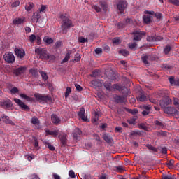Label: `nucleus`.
<instances>
[{
	"instance_id": "nucleus-35",
	"label": "nucleus",
	"mask_w": 179,
	"mask_h": 179,
	"mask_svg": "<svg viewBox=\"0 0 179 179\" xmlns=\"http://www.w3.org/2000/svg\"><path fill=\"white\" fill-rule=\"evenodd\" d=\"M29 73L33 76L34 78H38V73L36 69H29Z\"/></svg>"
},
{
	"instance_id": "nucleus-37",
	"label": "nucleus",
	"mask_w": 179,
	"mask_h": 179,
	"mask_svg": "<svg viewBox=\"0 0 179 179\" xmlns=\"http://www.w3.org/2000/svg\"><path fill=\"white\" fill-rule=\"evenodd\" d=\"M20 97L22 99H25L27 101H33V98L28 96L27 95H25L24 94H20Z\"/></svg>"
},
{
	"instance_id": "nucleus-55",
	"label": "nucleus",
	"mask_w": 179,
	"mask_h": 179,
	"mask_svg": "<svg viewBox=\"0 0 179 179\" xmlns=\"http://www.w3.org/2000/svg\"><path fill=\"white\" fill-rule=\"evenodd\" d=\"M33 140L34 141V148H38V139L35 136H33Z\"/></svg>"
},
{
	"instance_id": "nucleus-43",
	"label": "nucleus",
	"mask_w": 179,
	"mask_h": 179,
	"mask_svg": "<svg viewBox=\"0 0 179 179\" xmlns=\"http://www.w3.org/2000/svg\"><path fill=\"white\" fill-rule=\"evenodd\" d=\"M169 3H171L172 5L179 6V0H168Z\"/></svg>"
},
{
	"instance_id": "nucleus-20",
	"label": "nucleus",
	"mask_w": 179,
	"mask_h": 179,
	"mask_svg": "<svg viewBox=\"0 0 179 179\" xmlns=\"http://www.w3.org/2000/svg\"><path fill=\"white\" fill-rule=\"evenodd\" d=\"M90 84L94 87H101L102 85V83L100 80L95 79L90 82Z\"/></svg>"
},
{
	"instance_id": "nucleus-54",
	"label": "nucleus",
	"mask_w": 179,
	"mask_h": 179,
	"mask_svg": "<svg viewBox=\"0 0 179 179\" xmlns=\"http://www.w3.org/2000/svg\"><path fill=\"white\" fill-rule=\"evenodd\" d=\"M46 10V6L44 5H41V8H39V10L36 11V12H39V14H41V13H44Z\"/></svg>"
},
{
	"instance_id": "nucleus-16",
	"label": "nucleus",
	"mask_w": 179,
	"mask_h": 179,
	"mask_svg": "<svg viewBox=\"0 0 179 179\" xmlns=\"http://www.w3.org/2000/svg\"><path fill=\"white\" fill-rule=\"evenodd\" d=\"M113 98L116 103H122L124 102V100H125L124 96H121L117 94H115Z\"/></svg>"
},
{
	"instance_id": "nucleus-25",
	"label": "nucleus",
	"mask_w": 179,
	"mask_h": 179,
	"mask_svg": "<svg viewBox=\"0 0 179 179\" xmlns=\"http://www.w3.org/2000/svg\"><path fill=\"white\" fill-rule=\"evenodd\" d=\"M46 132V135H51L54 137H57L59 135L58 130L55 131H50V130H46L45 131Z\"/></svg>"
},
{
	"instance_id": "nucleus-26",
	"label": "nucleus",
	"mask_w": 179,
	"mask_h": 179,
	"mask_svg": "<svg viewBox=\"0 0 179 179\" xmlns=\"http://www.w3.org/2000/svg\"><path fill=\"white\" fill-rule=\"evenodd\" d=\"M150 58H152L151 55L142 56L143 63L145 64H149V61L150 60Z\"/></svg>"
},
{
	"instance_id": "nucleus-3",
	"label": "nucleus",
	"mask_w": 179,
	"mask_h": 179,
	"mask_svg": "<svg viewBox=\"0 0 179 179\" xmlns=\"http://www.w3.org/2000/svg\"><path fill=\"white\" fill-rule=\"evenodd\" d=\"M129 3L125 0H119L117 2V9L119 10L120 14H124V11L127 10Z\"/></svg>"
},
{
	"instance_id": "nucleus-5",
	"label": "nucleus",
	"mask_w": 179,
	"mask_h": 179,
	"mask_svg": "<svg viewBox=\"0 0 179 179\" xmlns=\"http://www.w3.org/2000/svg\"><path fill=\"white\" fill-rule=\"evenodd\" d=\"M14 102L16 103L17 105L19 106V108H20L21 110H24V111H29L30 108L27 105L24 103V102H22L20 99H14Z\"/></svg>"
},
{
	"instance_id": "nucleus-40",
	"label": "nucleus",
	"mask_w": 179,
	"mask_h": 179,
	"mask_svg": "<svg viewBox=\"0 0 179 179\" xmlns=\"http://www.w3.org/2000/svg\"><path fill=\"white\" fill-rule=\"evenodd\" d=\"M171 50V48L170 45H166L165 48H164V54L167 55L168 54H169Z\"/></svg>"
},
{
	"instance_id": "nucleus-47",
	"label": "nucleus",
	"mask_w": 179,
	"mask_h": 179,
	"mask_svg": "<svg viewBox=\"0 0 179 179\" xmlns=\"http://www.w3.org/2000/svg\"><path fill=\"white\" fill-rule=\"evenodd\" d=\"M126 111H127L128 113H129L132 115H136L138 113V110L137 109H134V110L126 109Z\"/></svg>"
},
{
	"instance_id": "nucleus-1",
	"label": "nucleus",
	"mask_w": 179,
	"mask_h": 179,
	"mask_svg": "<svg viewBox=\"0 0 179 179\" xmlns=\"http://www.w3.org/2000/svg\"><path fill=\"white\" fill-rule=\"evenodd\" d=\"M59 19L62 20L61 28L62 33L66 34L69 29H71L72 27H74L71 20L66 17V14H61L59 15Z\"/></svg>"
},
{
	"instance_id": "nucleus-57",
	"label": "nucleus",
	"mask_w": 179,
	"mask_h": 179,
	"mask_svg": "<svg viewBox=\"0 0 179 179\" xmlns=\"http://www.w3.org/2000/svg\"><path fill=\"white\" fill-rule=\"evenodd\" d=\"M61 45H62V42L60 41H59L56 42V43H55L54 47H55V48L58 49L59 48L61 47Z\"/></svg>"
},
{
	"instance_id": "nucleus-44",
	"label": "nucleus",
	"mask_w": 179,
	"mask_h": 179,
	"mask_svg": "<svg viewBox=\"0 0 179 179\" xmlns=\"http://www.w3.org/2000/svg\"><path fill=\"white\" fill-rule=\"evenodd\" d=\"M162 178L161 179H175L174 176H171V174L166 176V175H162L161 176Z\"/></svg>"
},
{
	"instance_id": "nucleus-6",
	"label": "nucleus",
	"mask_w": 179,
	"mask_h": 179,
	"mask_svg": "<svg viewBox=\"0 0 179 179\" xmlns=\"http://www.w3.org/2000/svg\"><path fill=\"white\" fill-rule=\"evenodd\" d=\"M145 15H143V22L145 24H150L152 22V15L155 14L153 11H145Z\"/></svg>"
},
{
	"instance_id": "nucleus-12",
	"label": "nucleus",
	"mask_w": 179,
	"mask_h": 179,
	"mask_svg": "<svg viewBox=\"0 0 179 179\" xmlns=\"http://www.w3.org/2000/svg\"><path fill=\"white\" fill-rule=\"evenodd\" d=\"M14 52L18 58L23 59L25 56V51L22 48H16L15 50H14Z\"/></svg>"
},
{
	"instance_id": "nucleus-23",
	"label": "nucleus",
	"mask_w": 179,
	"mask_h": 179,
	"mask_svg": "<svg viewBox=\"0 0 179 179\" xmlns=\"http://www.w3.org/2000/svg\"><path fill=\"white\" fill-rule=\"evenodd\" d=\"M169 81L171 85L179 86V79H175L173 77L169 78Z\"/></svg>"
},
{
	"instance_id": "nucleus-38",
	"label": "nucleus",
	"mask_w": 179,
	"mask_h": 179,
	"mask_svg": "<svg viewBox=\"0 0 179 179\" xmlns=\"http://www.w3.org/2000/svg\"><path fill=\"white\" fill-rule=\"evenodd\" d=\"M128 47L129 49L132 50L133 51L136 50L137 49V43H129Z\"/></svg>"
},
{
	"instance_id": "nucleus-49",
	"label": "nucleus",
	"mask_w": 179,
	"mask_h": 179,
	"mask_svg": "<svg viewBox=\"0 0 179 179\" xmlns=\"http://www.w3.org/2000/svg\"><path fill=\"white\" fill-rule=\"evenodd\" d=\"M20 2L19 1H14L12 4H11V8H15L17 6H20Z\"/></svg>"
},
{
	"instance_id": "nucleus-31",
	"label": "nucleus",
	"mask_w": 179,
	"mask_h": 179,
	"mask_svg": "<svg viewBox=\"0 0 179 179\" xmlns=\"http://www.w3.org/2000/svg\"><path fill=\"white\" fill-rule=\"evenodd\" d=\"M162 40H163L162 36H151V38H150V41H152V42H157V41H161Z\"/></svg>"
},
{
	"instance_id": "nucleus-24",
	"label": "nucleus",
	"mask_w": 179,
	"mask_h": 179,
	"mask_svg": "<svg viewBox=\"0 0 179 179\" xmlns=\"http://www.w3.org/2000/svg\"><path fill=\"white\" fill-rule=\"evenodd\" d=\"M104 87L106 88L107 91L112 92L113 85L110 81H105Z\"/></svg>"
},
{
	"instance_id": "nucleus-30",
	"label": "nucleus",
	"mask_w": 179,
	"mask_h": 179,
	"mask_svg": "<svg viewBox=\"0 0 179 179\" xmlns=\"http://www.w3.org/2000/svg\"><path fill=\"white\" fill-rule=\"evenodd\" d=\"M43 41L45 43H47V45H51L53 43L54 40L48 36H45L43 38Z\"/></svg>"
},
{
	"instance_id": "nucleus-13",
	"label": "nucleus",
	"mask_w": 179,
	"mask_h": 179,
	"mask_svg": "<svg viewBox=\"0 0 179 179\" xmlns=\"http://www.w3.org/2000/svg\"><path fill=\"white\" fill-rule=\"evenodd\" d=\"M133 34L134 35V41H140L142 39V36H145L146 33L143 31H140L133 32Z\"/></svg>"
},
{
	"instance_id": "nucleus-28",
	"label": "nucleus",
	"mask_w": 179,
	"mask_h": 179,
	"mask_svg": "<svg viewBox=\"0 0 179 179\" xmlns=\"http://www.w3.org/2000/svg\"><path fill=\"white\" fill-rule=\"evenodd\" d=\"M59 141H61V143L63 146L66 145L67 139L66 135L59 136Z\"/></svg>"
},
{
	"instance_id": "nucleus-27",
	"label": "nucleus",
	"mask_w": 179,
	"mask_h": 179,
	"mask_svg": "<svg viewBox=\"0 0 179 179\" xmlns=\"http://www.w3.org/2000/svg\"><path fill=\"white\" fill-rule=\"evenodd\" d=\"M39 73H41L42 80H43L44 82L48 81V73H46L45 71H39Z\"/></svg>"
},
{
	"instance_id": "nucleus-7",
	"label": "nucleus",
	"mask_w": 179,
	"mask_h": 179,
	"mask_svg": "<svg viewBox=\"0 0 179 179\" xmlns=\"http://www.w3.org/2000/svg\"><path fill=\"white\" fill-rule=\"evenodd\" d=\"M3 59L8 64H13L15 61V55L12 52H6L3 55Z\"/></svg>"
},
{
	"instance_id": "nucleus-63",
	"label": "nucleus",
	"mask_w": 179,
	"mask_h": 179,
	"mask_svg": "<svg viewBox=\"0 0 179 179\" xmlns=\"http://www.w3.org/2000/svg\"><path fill=\"white\" fill-rule=\"evenodd\" d=\"M125 25H127V24L125 23L120 22L119 24H117V28L119 29L124 28Z\"/></svg>"
},
{
	"instance_id": "nucleus-14",
	"label": "nucleus",
	"mask_w": 179,
	"mask_h": 179,
	"mask_svg": "<svg viewBox=\"0 0 179 179\" xmlns=\"http://www.w3.org/2000/svg\"><path fill=\"white\" fill-rule=\"evenodd\" d=\"M72 135L75 140H80L82 135V131L80 129L76 128L73 130V133H72Z\"/></svg>"
},
{
	"instance_id": "nucleus-64",
	"label": "nucleus",
	"mask_w": 179,
	"mask_h": 179,
	"mask_svg": "<svg viewBox=\"0 0 179 179\" xmlns=\"http://www.w3.org/2000/svg\"><path fill=\"white\" fill-rule=\"evenodd\" d=\"M113 43L118 45L120 43V38H114Z\"/></svg>"
},
{
	"instance_id": "nucleus-33",
	"label": "nucleus",
	"mask_w": 179,
	"mask_h": 179,
	"mask_svg": "<svg viewBox=\"0 0 179 179\" xmlns=\"http://www.w3.org/2000/svg\"><path fill=\"white\" fill-rule=\"evenodd\" d=\"M99 76H101V71H99V70L97 69L92 71V75H90V76H92V78H97Z\"/></svg>"
},
{
	"instance_id": "nucleus-48",
	"label": "nucleus",
	"mask_w": 179,
	"mask_h": 179,
	"mask_svg": "<svg viewBox=\"0 0 179 179\" xmlns=\"http://www.w3.org/2000/svg\"><path fill=\"white\" fill-rule=\"evenodd\" d=\"M120 53H121L122 55V56H124V57H127V56L129 55V51H127L126 50H120Z\"/></svg>"
},
{
	"instance_id": "nucleus-29",
	"label": "nucleus",
	"mask_w": 179,
	"mask_h": 179,
	"mask_svg": "<svg viewBox=\"0 0 179 179\" xmlns=\"http://www.w3.org/2000/svg\"><path fill=\"white\" fill-rule=\"evenodd\" d=\"M103 139H104V141L107 143H111L112 138L108 134H105L103 135Z\"/></svg>"
},
{
	"instance_id": "nucleus-52",
	"label": "nucleus",
	"mask_w": 179,
	"mask_h": 179,
	"mask_svg": "<svg viewBox=\"0 0 179 179\" xmlns=\"http://www.w3.org/2000/svg\"><path fill=\"white\" fill-rule=\"evenodd\" d=\"M125 24H134V21L131 18H127L124 22Z\"/></svg>"
},
{
	"instance_id": "nucleus-19",
	"label": "nucleus",
	"mask_w": 179,
	"mask_h": 179,
	"mask_svg": "<svg viewBox=\"0 0 179 179\" xmlns=\"http://www.w3.org/2000/svg\"><path fill=\"white\" fill-rule=\"evenodd\" d=\"M137 100L140 102H145L148 100V96L146 94L141 92L140 95H138Z\"/></svg>"
},
{
	"instance_id": "nucleus-56",
	"label": "nucleus",
	"mask_w": 179,
	"mask_h": 179,
	"mask_svg": "<svg viewBox=\"0 0 179 179\" xmlns=\"http://www.w3.org/2000/svg\"><path fill=\"white\" fill-rule=\"evenodd\" d=\"M136 121V118H131V119L127 120L128 124H129L131 125L134 124Z\"/></svg>"
},
{
	"instance_id": "nucleus-45",
	"label": "nucleus",
	"mask_w": 179,
	"mask_h": 179,
	"mask_svg": "<svg viewBox=\"0 0 179 179\" xmlns=\"http://www.w3.org/2000/svg\"><path fill=\"white\" fill-rule=\"evenodd\" d=\"M100 6H101V8L104 12L107 11V4L106 2H100Z\"/></svg>"
},
{
	"instance_id": "nucleus-41",
	"label": "nucleus",
	"mask_w": 179,
	"mask_h": 179,
	"mask_svg": "<svg viewBox=\"0 0 179 179\" xmlns=\"http://www.w3.org/2000/svg\"><path fill=\"white\" fill-rule=\"evenodd\" d=\"M155 126H157L158 128H159V129L164 127V124H163L162 122H160L159 120H155Z\"/></svg>"
},
{
	"instance_id": "nucleus-9",
	"label": "nucleus",
	"mask_w": 179,
	"mask_h": 179,
	"mask_svg": "<svg viewBox=\"0 0 179 179\" xmlns=\"http://www.w3.org/2000/svg\"><path fill=\"white\" fill-rule=\"evenodd\" d=\"M172 103V99L169 96H166L162 100L159 101V104L161 108H166L167 106H169Z\"/></svg>"
},
{
	"instance_id": "nucleus-2",
	"label": "nucleus",
	"mask_w": 179,
	"mask_h": 179,
	"mask_svg": "<svg viewBox=\"0 0 179 179\" xmlns=\"http://www.w3.org/2000/svg\"><path fill=\"white\" fill-rule=\"evenodd\" d=\"M34 52H36V54H38V55L39 56V59L42 60H48L50 58L48 53V50H46V48H36L34 50Z\"/></svg>"
},
{
	"instance_id": "nucleus-60",
	"label": "nucleus",
	"mask_w": 179,
	"mask_h": 179,
	"mask_svg": "<svg viewBox=\"0 0 179 179\" xmlns=\"http://www.w3.org/2000/svg\"><path fill=\"white\" fill-rule=\"evenodd\" d=\"M69 177L71 178H76V173H74L73 171H69Z\"/></svg>"
},
{
	"instance_id": "nucleus-18",
	"label": "nucleus",
	"mask_w": 179,
	"mask_h": 179,
	"mask_svg": "<svg viewBox=\"0 0 179 179\" xmlns=\"http://www.w3.org/2000/svg\"><path fill=\"white\" fill-rule=\"evenodd\" d=\"M78 117L83 121H84V122L87 121V117H86V115H85V109H84V108H81L80 109V111L78 112Z\"/></svg>"
},
{
	"instance_id": "nucleus-51",
	"label": "nucleus",
	"mask_w": 179,
	"mask_h": 179,
	"mask_svg": "<svg viewBox=\"0 0 179 179\" xmlns=\"http://www.w3.org/2000/svg\"><path fill=\"white\" fill-rule=\"evenodd\" d=\"M71 92V87H66V93L64 94V96L66 98H68L69 94Z\"/></svg>"
},
{
	"instance_id": "nucleus-58",
	"label": "nucleus",
	"mask_w": 179,
	"mask_h": 179,
	"mask_svg": "<svg viewBox=\"0 0 179 179\" xmlns=\"http://www.w3.org/2000/svg\"><path fill=\"white\" fill-rule=\"evenodd\" d=\"M75 87L76 88V90L78 92H81L83 90V88L79 84H75Z\"/></svg>"
},
{
	"instance_id": "nucleus-15",
	"label": "nucleus",
	"mask_w": 179,
	"mask_h": 179,
	"mask_svg": "<svg viewBox=\"0 0 179 179\" xmlns=\"http://www.w3.org/2000/svg\"><path fill=\"white\" fill-rule=\"evenodd\" d=\"M26 71V67H18L15 70H14L13 73L16 76H19L20 75H22Z\"/></svg>"
},
{
	"instance_id": "nucleus-62",
	"label": "nucleus",
	"mask_w": 179,
	"mask_h": 179,
	"mask_svg": "<svg viewBox=\"0 0 179 179\" xmlns=\"http://www.w3.org/2000/svg\"><path fill=\"white\" fill-rule=\"evenodd\" d=\"M138 128L142 129L145 131H147L148 127L143 124H138Z\"/></svg>"
},
{
	"instance_id": "nucleus-34",
	"label": "nucleus",
	"mask_w": 179,
	"mask_h": 179,
	"mask_svg": "<svg viewBox=\"0 0 179 179\" xmlns=\"http://www.w3.org/2000/svg\"><path fill=\"white\" fill-rule=\"evenodd\" d=\"M31 124H33L34 125H36L38 126L40 124V120H38V117H33V118H31Z\"/></svg>"
},
{
	"instance_id": "nucleus-36",
	"label": "nucleus",
	"mask_w": 179,
	"mask_h": 179,
	"mask_svg": "<svg viewBox=\"0 0 179 179\" xmlns=\"http://www.w3.org/2000/svg\"><path fill=\"white\" fill-rule=\"evenodd\" d=\"M33 8H34V3H31V2H29L28 4L25 6V10L28 12L31 10Z\"/></svg>"
},
{
	"instance_id": "nucleus-42",
	"label": "nucleus",
	"mask_w": 179,
	"mask_h": 179,
	"mask_svg": "<svg viewBox=\"0 0 179 179\" xmlns=\"http://www.w3.org/2000/svg\"><path fill=\"white\" fill-rule=\"evenodd\" d=\"M36 38H37L35 34H31V36H29V42H31V43H34L36 40Z\"/></svg>"
},
{
	"instance_id": "nucleus-50",
	"label": "nucleus",
	"mask_w": 179,
	"mask_h": 179,
	"mask_svg": "<svg viewBox=\"0 0 179 179\" xmlns=\"http://www.w3.org/2000/svg\"><path fill=\"white\" fill-rule=\"evenodd\" d=\"M46 145H47V148H48V149L50 150V151L53 152L54 150H55V147H54L50 143H46Z\"/></svg>"
},
{
	"instance_id": "nucleus-8",
	"label": "nucleus",
	"mask_w": 179,
	"mask_h": 179,
	"mask_svg": "<svg viewBox=\"0 0 179 179\" xmlns=\"http://www.w3.org/2000/svg\"><path fill=\"white\" fill-rule=\"evenodd\" d=\"M0 107L3 108L4 110L11 108L13 107L12 101L10 99L1 101L0 102Z\"/></svg>"
},
{
	"instance_id": "nucleus-53",
	"label": "nucleus",
	"mask_w": 179,
	"mask_h": 179,
	"mask_svg": "<svg viewBox=\"0 0 179 179\" xmlns=\"http://www.w3.org/2000/svg\"><path fill=\"white\" fill-rule=\"evenodd\" d=\"M173 106L179 107V99L178 98H173Z\"/></svg>"
},
{
	"instance_id": "nucleus-10",
	"label": "nucleus",
	"mask_w": 179,
	"mask_h": 179,
	"mask_svg": "<svg viewBox=\"0 0 179 179\" xmlns=\"http://www.w3.org/2000/svg\"><path fill=\"white\" fill-rule=\"evenodd\" d=\"M114 90L119 91L120 93H124V92H122L123 91H124L126 93L127 92V88L124 86L120 85V84L113 85L112 91H113Z\"/></svg>"
},
{
	"instance_id": "nucleus-22",
	"label": "nucleus",
	"mask_w": 179,
	"mask_h": 179,
	"mask_svg": "<svg viewBox=\"0 0 179 179\" xmlns=\"http://www.w3.org/2000/svg\"><path fill=\"white\" fill-rule=\"evenodd\" d=\"M145 147L150 150L151 153H157L158 152V148H155V146H152V144H147L145 145Z\"/></svg>"
},
{
	"instance_id": "nucleus-59",
	"label": "nucleus",
	"mask_w": 179,
	"mask_h": 179,
	"mask_svg": "<svg viewBox=\"0 0 179 179\" xmlns=\"http://www.w3.org/2000/svg\"><path fill=\"white\" fill-rule=\"evenodd\" d=\"M174 163H175L174 159H171L170 161H169L168 163H166V165H167L169 167H172L173 165L174 164Z\"/></svg>"
},
{
	"instance_id": "nucleus-4",
	"label": "nucleus",
	"mask_w": 179,
	"mask_h": 179,
	"mask_svg": "<svg viewBox=\"0 0 179 179\" xmlns=\"http://www.w3.org/2000/svg\"><path fill=\"white\" fill-rule=\"evenodd\" d=\"M34 98L36 100L45 101V103L51 102L52 99L50 95H41V94H34Z\"/></svg>"
},
{
	"instance_id": "nucleus-21",
	"label": "nucleus",
	"mask_w": 179,
	"mask_h": 179,
	"mask_svg": "<svg viewBox=\"0 0 179 179\" xmlns=\"http://www.w3.org/2000/svg\"><path fill=\"white\" fill-rule=\"evenodd\" d=\"M51 120L52 122H53L55 124H58L61 122L60 118H59V117L55 114L52 115Z\"/></svg>"
},
{
	"instance_id": "nucleus-32",
	"label": "nucleus",
	"mask_w": 179,
	"mask_h": 179,
	"mask_svg": "<svg viewBox=\"0 0 179 179\" xmlns=\"http://www.w3.org/2000/svg\"><path fill=\"white\" fill-rule=\"evenodd\" d=\"M24 22V20L22 18H18V19L13 20V23L14 25H17V24H21Z\"/></svg>"
},
{
	"instance_id": "nucleus-11",
	"label": "nucleus",
	"mask_w": 179,
	"mask_h": 179,
	"mask_svg": "<svg viewBox=\"0 0 179 179\" xmlns=\"http://www.w3.org/2000/svg\"><path fill=\"white\" fill-rule=\"evenodd\" d=\"M164 113H165L166 115H176L178 110L174 107H165L164 108Z\"/></svg>"
},
{
	"instance_id": "nucleus-17",
	"label": "nucleus",
	"mask_w": 179,
	"mask_h": 179,
	"mask_svg": "<svg viewBox=\"0 0 179 179\" xmlns=\"http://www.w3.org/2000/svg\"><path fill=\"white\" fill-rule=\"evenodd\" d=\"M41 17V16L40 12L34 13L33 16L31 17V21H33L34 23H37Z\"/></svg>"
},
{
	"instance_id": "nucleus-46",
	"label": "nucleus",
	"mask_w": 179,
	"mask_h": 179,
	"mask_svg": "<svg viewBox=\"0 0 179 179\" xmlns=\"http://www.w3.org/2000/svg\"><path fill=\"white\" fill-rule=\"evenodd\" d=\"M81 59V56L80 55H79L78 53H77L76 55H75L74 56V59H73V62H77L80 61Z\"/></svg>"
},
{
	"instance_id": "nucleus-61",
	"label": "nucleus",
	"mask_w": 179,
	"mask_h": 179,
	"mask_svg": "<svg viewBox=\"0 0 179 179\" xmlns=\"http://www.w3.org/2000/svg\"><path fill=\"white\" fill-rule=\"evenodd\" d=\"M130 135L132 136H134L136 135H140V131H131Z\"/></svg>"
},
{
	"instance_id": "nucleus-39",
	"label": "nucleus",
	"mask_w": 179,
	"mask_h": 179,
	"mask_svg": "<svg viewBox=\"0 0 179 179\" xmlns=\"http://www.w3.org/2000/svg\"><path fill=\"white\" fill-rule=\"evenodd\" d=\"M69 58H71V52H69L66 53V57H64V59H62V63L64 64V63H66V62H69Z\"/></svg>"
}]
</instances>
